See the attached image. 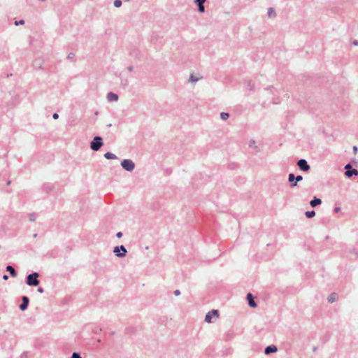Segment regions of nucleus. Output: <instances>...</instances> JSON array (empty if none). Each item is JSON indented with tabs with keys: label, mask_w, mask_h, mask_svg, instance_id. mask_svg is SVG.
Returning <instances> with one entry per match:
<instances>
[{
	"label": "nucleus",
	"mask_w": 358,
	"mask_h": 358,
	"mask_svg": "<svg viewBox=\"0 0 358 358\" xmlns=\"http://www.w3.org/2000/svg\"><path fill=\"white\" fill-rule=\"evenodd\" d=\"M103 143L102 138L99 136H96L90 143V148L93 151H98L103 146Z\"/></svg>",
	"instance_id": "nucleus-2"
},
{
	"label": "nucleus",
	"mask_w": 358,
	"mask_h": 358,
	"mask_svg": "<svg viewBox=\"0 0 358 358\" xmlns=\"http://www.w3.org/2000/svg\"><path fill=\"white\" fill-rule=\"evenodd\" d=\"M205 1L206 0H195V3H196V5H203Z\"/></svg>",
	"instance_id": "nucleus-30"
},
{
	"label": "nucleus",
	"mask_w": 358,
	"mask_h": 358,
	"mask_svg": "<svg viewBox=\"0 0 358 358\" xmlns=\"http://www.w3.org/2000/svg\"><path fill=\"white\" fill-rule=\"evenodd\" d=\"M122 236H123V234H122L121 231H119V232H117V233L116 234V237H117V238H122Z\"/></svg>",
	"instance_id": "nucleus-34"
},
{
	"label": "nucleus",
	"mask_w": 358,
	"mask_h": 358,
	"mask_svg": "<svg viewBox=\"0 0 358 358\" xmlns=\"http://www.w3.org/2000/svg\"><path fill=\"white\" fill-rule=\"evenodd\" d=\"M37 291L40 293H43L44 292V289L42 287H38V289H37Z\"/></svg>",
	"instance_id": "nucleus-35"
},
{
	"label": "nucleus",
	"mask_w": 358,
	"mask_h": 358,
	"mask_svg": "<svg viewBox=\"0 0 358 358\" xmlns=\"http://www.w3.org/2000/svg\"><path fill=\"white\" fill-rule=\"evenodd\" d=\"M220 315L219 310L213 309L208 312L205 317V322L208 323H212L213 322V318H218Z\"/></svg>",
	"instance_id": "nucleus-6"
},
{
	"label": "nucleus",
	"mask_w": 358,
	"mask_h": 358,
	"mask_svg": "<svg viewBox=\"0 0 358 358\" xmlns=\"http://www.w3.org/2000/svg\"><path fill=\"white\" fill-rule=\"evenodd\" d=\"M267 15L268 17H275L276 14H275V11L273 8L271 7V8H268Z\"/></svg>",
	"instance_id": "nucleus-15"
},
{
	"label": "nucleus",
	"mask_w": 358,
	"mask_h": 358,
	"mask_svg": "<svg viewBox=\"0 0 358 358\" xmlns=\"http://www.w3.org/2000/svg\"><path fill=\"white\" fill-rule=\"evenodd\" d=\"M102 331V329L101 328H99V327H95L94 329H93V332L94 334H99L101 331Z\"/></svg>",
	"instance_id": "nucleus-29"
},
{
	"label": "nucleus",
	"mask_w": 358,
	"mask_h": 358,
	"mask_svg": "<svg viewBox=\"0 0 358 358\" xmlns=\"http://www.w3.org/2000/svg\"><path fill=\"white\" fill-rule=\"evenodd\" d=\"M2 278L4 280H7L8 279V275L7 274H4V275H3Z\"/></svg>",
	"instance_id": "nucleus-39"
},
{
	"label": "nucleus",
	"mask_w": 358,
	"mask_h": 358,
	"mask_svg": "<svg viewBox=\"0 0 358 358\" xmlns=\"http://www.w3.org/2000/svg\"><path fill=\"white\" fill-rule=\"evenodd\" d=\"M7 271H9V273L10 276L12 277H16L17 275V270H6Z\"/></svg>",
	"instance_id": "nucleus-24"
},
{
	"label": "nucleus",
	"mask_w": 358,
	"mask_h": 358,
	"mask_svg": "<svg viewBox=\"0 0 358 358\" xmlns=\"http://www.w3.org/2000/svg\"><path fill=\"white\" fill-rule=\"evenodd\" d=\"M24 24V20H23L15 22V24L17 26L19 24Z\"/></svg>",
	"instance_id": "nucleus-32"
},
{
	"label": "nucleus",
	"mask_w": 358,
	"mask_h": 358,
	"mask_svg": "<svg viewBox=\"0 0 358 358\" xmlns=\"http://www.w3.org/2000/svg\"><path fill=\"white\" fill-rule=\"evenodd\" d=\"M107 99L108 101H117L118 100V95L113 92H109L107 94Z\"/></svg>",
	"instance_id": "nucleus-11"
},
{
	"label": "nucleus",
	"mask_w": 358,
	"mask_h": 358,
	"mask_svg": "<svg viewBox=\"0 0 358 358\" xmlns=\"http://www.w3.org/2000/svg\"><path fill=\"white\" fill-rule=\"evenodd\" d=\"M10 183V181H8L7 184L9 185Z\"/></svg>",
	"instance_id": "nucleus-47"
},
{
	"label": "nucleus",
	"mask_w": 358,
	"mask_h": 358,
	"mask_svg": "<svg viewBox=\"0 0 358 358\" xmlns=\"http://www.w3.org/2000/svg\"><path fill=\"white\" fill-rule=\"evenodd\" d=\"M29 303V298L27 296H23L22 297V303L19 306V308L21 311H24L27 309Z\"/></svg>",
	"instance_id": "nucleus-8"
},
{
	"label": "nucleus",
	"mask_w": 358,
	"mask_h": 358,
	"mask_svg": "<svg viewBox=\"0 0 358 358\" xmlns=\"http://www.w3.org/2000/svg\"><path fill=\"white\" fill-rule=\"evenodd\" d=\"M114 255L120 258L124 257L127 255V250L124 245L115 246L113 248Z\"/></svg>",
	"instance_id": "nucleus-3"
},
{
	"label": "nucleus",
	"mask_w": 358,
	"mask_h": 358,
	"mask_svg": "<svg viewBox=\"0 0 358 358\" xmlns=\"http://www.w3.org/2000/svg\"><path fill=\"white\" fill-rule=\"evenodd\" d=\"M338 294L336 292H333L330 294V295L328 296L327 300L329 303H334L336 301L338 300Z\"/></svg>",
	"instance_id": "nucleus-13"
},
{
	"label": "nucleus",
	"mask_w": 358,
	"mask_h": 358,
	"mask_svg": "<svg viewBox=\"0 0 358 358\" xmlns=\"http://www.w3.org/2000/svg\"><path fill=\"white\" fill-rule=\"evenodd\" d=\"M36 236H37V234H34V238H35V237H36Z\"/></svg>",
	"instance_id": "nucleus-46"
},
{
	"label": "nucleus",
	"mask_w": 358,
	"mask_h": 358,
	"mask_svg": "<svg viewBox=\"0 0 358 358\" xmlns=\"http://www.w3.org/2000/svg\"><path fill=\"white\" fill-rule=\"evenodd\" d=\"M71 358H82V357L79 352H74L72 353Z\"/></svg>",
	"instance_id": "nucleus-26"
},
{
	"label": "nucleus",
	"mask_w": 358,
	"mask_h": 358,
	"mask_svg": "<svg viewBox=\"0 0 358 358\" xmlns=\"http://www.w3.org/2000/svg\"><path fill=\"white\" fill-rule=\"evenodd\" d=\"M288 181L290 183V187H292V184L295 182V176L294 173H289L288 175Z\"/></svg>",
	"instance_id": "nucleus-17"
},
{
	"label": "nucleus",
	"mask_w": 358,
	"mask_h": 358,
	"mask_svg": "<svg viewBox=\"0 0 358 358\" xmlns=\"http://www.w3.org/2000/svg\"><path fill=\"white\" fill-rule=\"evenodd\" d=\"M173 294L175 296H178L180 295V291L179 289H176L173 292Z\"/></svg>",
	"instance_id": "nucleus-33"
},
{
	"label": "nucleus",
	"mask_w": 358,
	"mask_h": 358,
	"mask_svg": "<svg viewBox=\"0 0 358 358\" xmlns=\"http://www.w3.org/2000/svg\"><path fill=\"white\" fill-rule=\"evenodd\" d=\"M201 78H197V77H195L193 74H191L189 76V82H191V83H196L197 81H199L200 79Z\"/></svg>",
	"instance_id": "nucleus-20"
},
{
	"label": "nucleus",
	"mask_w": 358,
	"mask_h": 358,
	"mask_svg": "<svg viewBox=\"0 0 358 358\" xmlns=\"http://www.w3.org/2000/svg\"><path fill=\"white\" fill-rule=\"evenodd\" d=\"M43 188L46 192H50L53 189V185L50 183L43 185Z\"/></svg>",
	"instance_id": "nucleus-16"
},
{
	"label": "nucleus",
	"mask_w": 358,
	"mask_h": 358,
	"mask_svg": "<svg viewBox=\"0 0 358 358\" xmlns=\"http://www.w3.org/2000/svg\"><path fill=\"white\" fill-rule=\"evenodd\" d=\"M52 117L55 119V120H57L59 118V115L56 113H53L52 115Z\"/></svg>",
	"instance_id": "nucleus-37"
},
{
	"label": "nucleus",
	"mask_w": 358,
	"mask_h": 358,
	"mask_svg": "<svg viewBox=\"0 0 358 358\" xmlns=\"http://www.w3.org/2000/svg\"><path fill=\"white\" fill-rule=\"evenodd\" d=\"M36 220V216L34 214H30L29 215V221L34 222Z\"/></svg>",
	"instance_id": "nucleus-31"
},
{
	"label": "nucleus",
	"mask_w": 358,
	"mask_h": 358,
	"mask_svg": "<svg viewBox=\"0 0 358 358\" xmlns=\"http://www.w3.org/2000/svg\"><path fill=\"white\" fill-rule=\"evenodd\" d=\"M322 203V200L319 198H317L316 196H315L310 201V205L311 207L313 208H315L317 206L320 205Z\"/></svg>",
	"instance_id": "nucleus-12"
},
{
	"label": "nucleus",
	"mask_w": 358,
	"mask_h": 358,
	"mask_svg": "<svg viewBox=\"0 0 358 358\" xmlns=\"http://www.w3.org/2000/svg\"><path fill=\"white\" fill-rule=\"evenodd\" d=\"M40 274L38 272H32L31 273L27 275L25 278V282L30 287H36L39 285L40 281L38 278Z\"/></svg>",
	"instance_id": "nucleus-1"
},
{
	"label": "nucleus",
	"mask_w": 358,
	"mask_h": 358,
	"mask_svg": "<svg viewBox=\"0 0 358 358\" xmlns=\"http://www.w3.org/2000/svg\"><path fill=\"white\" fill-rule=\"evenodd\" d=\"M305 215L308 218H312L315 215V212L314 210L306 211Z\"/></svg>",
	"instance_id": "nucleus-21"
},
{
	"label": "nucleus",
	"mask_w": 358,
	"mask_h": 358,
	"mask_svg": "<svg viewBox=\"0 0 358 358\" xmlns=\"http://www.w3.org/2000/svg\"><path fill=\"white\" fill-rule=\"evenodd\" d=\"M316 350H317V348H314L313 351H316Z\"/></svg>",
	"instance_id": "nucleus-45"
},
{
	"label": "nucleus",
	"mask_w": 358,
	"mask_h": 358,
	"mask_svg": "<svg viewBox=\"0 0 358 358\" xmlns=\"http://www.w3.org/2000/svg\"><path fill=\"white\" fill-rule=\"evenodd\" d=\"M353 151L355 153H356L357 152V146H354L353 147Z\"/></svg>",
	"instance_id": "nucleus-42"
},
{
	"label": "nucleus",
	"mask_w": 358,
	"mask_h": 358,
	"mask_svg": "<svg viewBox=\"0 0 358 358\" xmlns=\"http://www.w3.org/2000/svg\"><path fill=\"white\" fill-rule=\"evenodd\" d=\"M254 299L255 296L251 293H248L247 294L248 306L251 308H255L257 306V303L254 301Z\"/></svg>",
	"instance_id": "nucleus-9"
},
{
	"label": "nucleus",
	"mask_w": 358,
	"mask_h": 358,
	"mask_svg": "<svg viewBox=\"0 0 358 358\" xmlns=\"http://www.w3.org/2000/svg\"><path fill=\"white\" fill-rule=\"evenodd\" d=\"M247 87L250 90H254V83H252V81H249L247 85Z\"/></svg>",
	"instance_id": "nucleus-27"
},
{
	"label": "nucleus",
	"mask_w": 358,
	"mask_h": 358,
	"mask_svg": "<svg viewBox=\"0 0 358 358\" xmlns=\"http://www.w3.org/2000/svg\"><path fill=\"white\" fill-rule=\"evenodd\" d=\"M122 1L121 0H115L114 1V6L116 8H119L122 6Z\"/></svg>",
	"instance_id": "nucleus-25"
},
{
	"label": "nucleus",
	"mask_w": 358,
	"mask_h": 358,
	"mask_svg": "<svg viewBox=\"0 0 358 358\" xmlns=\"http://www.w3.org/2000/svg\"><path fill=\"white\" fill-rule=\"evenodd\" d=\"M75 56L74 53L71 52L68 55L67 58L68 59H72Z\"/></svg>",
	"instance_id": "nucleus-36"
},
{
	"label": "nucleus",
	"mask_w": 358,
	"mask_h": 358,
	"mask_svg": "<svg viewBox=\"0 0 358 358\" xmlns=\"http://www.w3.org/2000/svg\"><path fill=\"white\" fill-rule=\"evenodd\" d=\"M6 268H14L11 265H7Z\"/></svg>",
	"instance_id": "nucleus-43"
},
{
	"label": "nucleus",
	"mask_w": 358,
	"mask_h": 358,
	"mask_svg": "<svg viewBox=\"0 0 358 358\" xmlns=\"http://www.w3.org/2000/svg\"><path fill=\"white\" fill-rule=\"evenodd\" d=\"M297 166L299 169L304 172H308L310 169V165L308 164L307 161L304 159H301L297 162Z\"/></svg>",
	"instance_id": "nucleus-7"
},
{
	"label": "nucleus",
	"mask_w": 358,
	"mask_h": 358,
	"mask_svg": "<svg viewBox=\"0 0 358 358\" xmlns=\"http://www.w3.org/2000/svg\"><path fill=\"white\" fill-rule=\"evenodd\" d=\"M121 166L127 171H132L135 168V164L134 162L127 159H124L121 162Z\"/></svg>",
	"instance_id": "nucleus-5"
},
{
	"label": "nucleus",
	"mask_w": 358,
	"mask_h": 358,
	"mask_svg": "<svg viewBox=\"0 0 358 358\" xmlns=\"http://www.w3.org/2000/svg\"><path fill=\"white\" fill-rule=\"evenodd\" d=\"M198 6V11L199 13H204L205 7L203 5H197Z\"/></svg>",
	"instance_id": "nucleus-28"
},
{
	"label": "nucleus",
	"mask_w": 358,
	"mask_h": 358,
	"mask_svg": "<svg viewBox=\"0 0 358 358\" xmlns=\"http://www.w3.org/2000/svg\"><path fill=\"white\" fill-rule=\"evenodd\" d=\"M303 180V176L301 175H299L297 176H295V182L292 184V187H294L297 186V182H300Z\"/></svg>",
	"instance_id": "nucleus-19"
},
{
	"label": "nucleus",
	"mask_w": 358,
	"mask_h": 358,
	"mask_svg": "<svg viewBox=\"0 0 358 358\" xmlns=\"http://www.w3.org/2000/svg\"><path fill=\"white\" fill-rule=\"evenodd\" d=\"M104 157L107 159H115L117 158L115 155H114L113 153L110 152L105 153Z\"/></svg>",
	"instance_id": "nucleus-14"
},
{
	"label": "nucleus",
	"mask_w": 358,
	"mask_h": 358,
	"mask_svg": "<svg viewBox=\"0 0 358 358\" xmlns=\"http://www.w3.org/2000/svg\"><path fill=\"white\" fill-rule=\"evenodd\" d=\"M277 350H278V348L275 345H270L266 346L264 348V354L265 355H271L272 353L276 352Z\"/></svg>",
	"instance_id": "nucleus-10"
},
{
	"label": "nucleus",
	"mask_w": 358,
	"mask_h": 358,
	"mask_svg": "<svg viewBox=\"0 0 358 358\" xmlns=\"http://www.w3.org/2000/svg\"><path fill=\"white\" fill-rule=\"evenodd\" d=\"M249 147L252 148H257L256 141L255 140H250L248 143Z\"/></svg>",
	"instance_id": "nucleus-22"
},
{
	"label": "nucleus",
	"mask_w": 358,
	"mask_h": 358,
	"mask_svg": "<svg viewBox=\"0 0 358 358\" xmlns=\"http://www.w3.org/2000/svg\"><path fill=\"white\" fill-rule=\"evenodd\" d=\"M21 358H27V353L26 352L21 355Z\"/></svg>",
	"instance_id": "nucleus-38"
},
{
	"label": "nucleus",
	"mask_w": 358,
	"mask_h": 358,
	"mask_svg": "<svg viewBox=\"0 0 358 358\" xmlns=\"http://www.w3.org/2000/svg\"><path fill=\"white\" fill-rule=\"evenodd\" d=\"M351 257L357 258L358 257V250L353 248L350 250Z\"/></svg>",
	"instance_id": "nucleus-18"
},
{
	"label": "nucleus",
	"mask_w": 358,
	"mask_h": 358,
	"mask_svg": "<svg viewBox=\"0 0 358 358\" xmlns=\"http://www.w3.org/2000/svg\"><path fill=\"white\" fill-rule=\"evenodd\" d=\"M344 169L345 170V176L348 178H352L353 176L358 175V171L355 169H353L352 166L350 163L347 164Z\"/></svg>",
	"instance_id": "nucleus-4"
},
{
	"label": "nucleus",
	"mask_w": 358,
	"mask_h": 358,
	"mask_svg": "<svg viewBox=\"0 0 358 358\" xmlns=\"http://www.w3.org/2000/svg\"><path fill=\"white\" fill-rule=\"evenodd\" d=\"M353 44H354L355 45H358V41H355L353 42Z\"/></svg>",
	"instance_id": "nucleus-44"
},
{
	"label": "nucleus",
	"mask_w": 358,
	"mask_h": 358,
	"mask_svg": "<svg viewBox=\"0 0 358 358\" xmlns=\"http://www.w3.org/2000/svg\"><path fill=\"white\" fill-rule=\"evenodd\" d=\"M133 69H134V67L132 66H130L128 67V71L131 72L133 71Z\"/></svg>",
	"instance_id": "nucleus-41"
},
{
	"label": "nucleus",
	"mask_w": 358,
	"mask_h": 358,
	"mask_svg": "<svg viewBox=\"0 0 358 358\" xmlns=\"http://www.w3.org/2000/svg\"><path fill=\"white\" fill-rule=\"evenodd\" d=\"M334 210L335 213H338L341 210V208L340 207H336Z\"/></svg>",
	"instance_id": "nucleus-40"
},
{
	"label": "nucleus",
	"mask_w": 358,
	"mask_h": 358,
	"mask_svg": "<svg viewBox=\"0 0 358 358\" xmlns=\"http://www.w3.org/2000/svg\"><path fill=\"white\" fill-rule=\"evenodd\" d=\"M229 114L228 113L222 112L220 113V117L223 120H226L229 118Z\"/></svg>",
	"instance_id": "nucleus-23"
}]
</instances>
